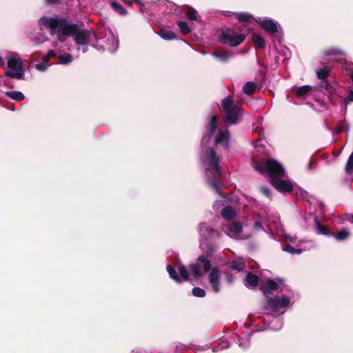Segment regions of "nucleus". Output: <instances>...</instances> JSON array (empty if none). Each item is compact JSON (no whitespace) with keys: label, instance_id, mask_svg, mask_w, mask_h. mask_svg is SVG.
<instances>
[{"label":"nucleus","instance_id":"obj_1","mask_svg":"<svg viewBox=\"0 0 353 353\" xmlns=\"http://www.w3.org/2000/svg\"><path fill=\"white\" fill-rule=\"evenodd\" d=\"M209 136H204L201 140L202 152L200 156L203 168L205 170L208 182L210 187L221 195L219 182L221 179L219 157L212 148L207 147L211 137H214V144L225 150L229 148L230 133L227 128L219 127V121L216 115H211L207 124Z\"/></svg>","mask_w":353,"mask_h":353},{"label":"nucleus","instance_id":"obj_2","mask_svg":"<svg viewBox=\"0 0 353 353\" xmlns=\"http://www.w3.org/2000/svg\"><path fill=\"white\" fill-rule=\"evenodd\" d=\"M41 30L47 29L51 35H57L60 41H65V37L71 36L77 46V50L83 53L88 52V46L97 47L96 33L88 29H83L79 26L68 22L65 19L58 17H43L38 21Z\"/></svg>","mask_w":353,"mask_h":353},{"label":"nucleus","instance_id":"obj_3","mask_svg":"<svg viewBox=\"0 0 353 353\" xmlns=\"http://www.w3.org/2000/svg\"><path fill=\"white\" fill-rule=\"evenodd\" d=\"M254 168L259 173L267 174L272 185L279 192H289L292 190V183L289 180H282L285 171L282 165L276 161L268 159L259 163L254 164Z\"/></svg>","mask_w":353,"mask_h":353},{"label":"nucleus","instance_id":"obj_4","mask_svg":"<svg viewBox=\"0 0 353 353\" xmlns=\"http://www.w3.org/2000/svg\"><path fill=\"white\" fill-rule=\"evenodd\" d=\"M280 285H281V281L279 284L272 280L268 279L261 287L263 292L267 298L264 309L270 311L272 314H283L291 304V299L286 294L269 296V294L277 290H280V292L283 291Z\"/></svg>","mask_w":353,"mask_h":353},{"label":"nucleus","instance_id":"obj_5","mask_svg":"<svg viewBox=\"0 0 353 353\" xmlns=\"http://www.w3.org/2000/svg\"><path fill=\"white\" fill-rule=\"evenodd\" d=\"M220 110L223 115L224 121L229 125L236 124L241 120L243 110L234 103L230 96L221 101Z\"/></svg>","mask_w":353,"mask_h":353},{"label":"nucleus","instance_id":"obj_6","mask_svg":"<svg viewBox=\"0 0 353 353\" xmlns=\"http://www.w3.org/2000/svg\"><path fill=\"white\" fill-rule=\"evenodd\" d=\"M4 57L7 61V67L10 69L5 72L6 76L12 79H22L25 68L19 55L16 52L8 51L4 54Z\"/></svg>","mask_w":353,"mask_h":353},{"label":"nucleus","instance_id":"obj_7","mask_svg":"<svg viewBox=\"0 0 353 353\" xmlns=\"http://www.w3.org/2000/svg\"><path fill=\"white\" fill-rule=\"evenodd\" d=\"M330 72V68L328 66H324L322 68L316 70V74L319 79L323 81L319 85L321 91L323 92L325 94H327L330 98V100L333 101V103H336L337 99H335L336 97L335 94L336 93V88L338 86L337 84L334 83L331 85L327 81H324L328 77Z\"/></svg>","mask_w":353,"mask_h":353},{"label":"nucleus","instance_id":"obj_8","mask_svg":"<svg viewBox=\"0 0 353 353\" xmlns=\"http://www.w3.org/2000/svg\"><path fill=\"white\" fill-rule=\"evenodd\" d=\"M190 275L194 279H199L210 271L211 263L208 258L204 255L197 257L196 260L189 265Z\"/></svg>","mask_w":353,"mask_h":353},{"label":"nucleus","instance_id":"obj_9","mask_svg":"<svg viewBox=\"0 0 353 353\" xmlns=\"http://www.w3.org/2000/svg\"><path fill=\"white\" fill-rule=\"evenodd\" d=\"M98 50H106L110 52H114L119 48V41L110 30H105L104 36L100 41L97 39L95 43Z\"/></svg>","mask_w":353,"mask_h":353},{"label":"nucleus","instance_id":"obj_10","mask_svg":"<svg viewBox=\"0 0 353 353\" xmlns=\"http://www.w3.org/2000/svg\"><path fill=\"white\" fill-rule=\"evenodd\" d=\"M219 38L221 43L236 47L245 40V35L243 33H236L231 29H225L221 32Z\"/></svg>","mask_w":353,"mask_h":353},{"label":"nucleus","instance_id":"obj_11","mask_svg":"<svg viewBox=\"0 0 353 353\" xmlns=\"http://www.w3.org/2000/svg\"><path fill=\"white\" fill-rule=\"evenodd\" d=\"M263 325L261 328L256 330V331H262L265 330H279L283 327V320L282 318L274 315L270 314L268 312L265 317L263 319Z\"/></svg>","mask_w":353,"mask_h":353},{"label":"nucleus","instance_id":"obj_12","mask_svg":"<svg viewBox=\"0 0 353 353\" xmlns=\"http://www.w3.org/2000/svg\"><path fill=\"white\" fill-rule=\"evenodd\" d=\"M254 21L262 28L265 32L270 34H275L279 32L281 29L279 23L272 19L257 17Z\"/></svg>","mask_w":353,"mask_h":353},{"label":"nucleus","instance_id":"obj_13","mask_svg":"<svg viewBox=\"0 0 353 353\" xmlns=\"http://www.w3.org/2000/svg\"><path fill=\"white\" fill-rule=\"evenodd\" d=\"M167 271L172 279L176 283H181L185 281H188L189 278V272L183 265H178L177 270L179 272V276L177 275L175 269L170 265H168L166 267Z\"/></svg>","mask_w":353,"mask_h":353},{"label":"nucleus","instance_id":"obj_14","mask_svg":"<svg viewBox=\"0 0 353 353\" xmlns=\"http://www.w3.org/2000/svg\"><path fill=\"white\" fill-rule=\"evenodd\" d=\"M221 230L229 237L238 239L242 233V225L236 222L225 223L221 225Z\"/></svg>","mask_w":353,"mask_h":353},{"label":"nucleus","instance_id":"obj_15","mask_svg":"<svg viewBox=\"0 0 353 353\" xmlns=\"http://www.w3.org/2000/svg\"><path fill=\"white\" fill-rule=\"evenodd\" d=\"M198 230L200 236L205 240H214L221 236L220 232L216 231L205 223L199 224Z\"/></svg>","mask_w":353,"mask_h":353},{"label":"nucleus","instance_id":"obj_16","mask_svg":"<svg viewBox=\"0 0 353 353\" xmlns=\"http://www.w3.org/2000/svg\"><path fill=\"white\" fill-rule=\"evenodd\" d=\"M221 272L218 268L214 267L210 270L208 275V281L211 289L213 292L217 293L221 290Z\"/></svg>","mask_w":353,"mask_h":353},{"label":"nucleus","instance_id":"obj_17","mask_svg":"<svg viewBox=\"0 0 353 353\" xmlns=\"http://www.w3.org/2000/svg\"><path fill=\"white\" fill-rule=\"evenodd\" d=\"M343 56L345 55V52L343 49L341 48L338 46H330L326 48H324L321 52V57L323 59L331 56Z\"/></svg>","mask_w":353,"mask_h":353},{"label":"nucleus","instance_id":"obj_18","mask_svg":"<svg viewBox=\"0 0 353 353\" xmlns=\"http://www.w3.org/2000/svg\"><path fill=\"white\" fill-rule=\"evenodd\" d=\"M225 16L228 17H234L235 19H236L239 21L243 22H248L252 19H254V17L248 13V12H227L225 14Z\"/></svg>","mask_w":353,"mask_h":353},{"label":"nucleus","instance_id":"obj_19","mask_svg":"<svg viewBox=\"0 0 353 353\" xmlns=\"http://www.w3.org/2000/svg\"><path fill=\"white\" fill-rule=\"evenodd\" d=\"M255 332H256L255 330ZM253 333L252 332H245L243 333L241 336H237V340L239 347L246 349L250 345V340L251 337V334Z\"/></svg>","mask_w":353,"mask_h":353},{"label":"nucleus","instance_id":"obj_20","mask_svg":"<svg viewBox=\"0 0 353 353\" xmlns=\"http://www.w3.org/2000/svg\"><path fill=\"white\" fill-rule=\"evenodd\" d=\"M314 226L317 230V233L319 234H323L327 236H331L333 235V233L328 231L326 226L322 225L316 216L314 217Z\"/></svg>","mask_w":353,"mask_h":353},{"label":"nucleus","instance_id":"obj_21","mask_svg":"<svg viewBox=\"0 0 353 353\" xmlns=\"http://www.w3.org/2000/svg\"><path fill=\"white\" fill-rule=\"evenodd\" d=\"M259 282V278L252 272H248L245 279V285L249 288L256 287Z\"/></svg>","mask_w":353,"mask_h":353},{"label":"nucleus","instance_id":"obj_22","mask_svg":"<svg viewBox=\"0 0 353 353\" xmlns=\"http://www.w3.org/2000/svg\"><path fill=\"white\" fill-rule=\"evenodd\" d=\"M212 56L221 62H227L233 56V53L228 51H215Z\"/></svg>","mask_w":353,"mask_h":353},{"label":"nucleus","instance_id":"obj_23","mask_svg":"<svg viewBox=\"0 0 353 353\" xmlns=\"http://www.w3.org/2000/svg\"><path fill=\"white\" fill-rule=\"evenodd\" d=\"M230 268L240 272L245 268V262L242 258H237L230 262Z\"/></svg>","mask_w":353,"mask_h":353},{"label":"nucleus","instance_id":"obj_24","mask_svg":"<svg viewBox=\"0 0 353 353\" xmlns=\"http://www.w3.org/2000/svg\"><path fill=\"white\" fill-rule=\"evenodd\" d=\"M256 88V85L253 81H248L243 87V91L248 95L252 94Z\"/></svg>","mask_w":353,"mask_h":353},{"label":"nucleus","instance_id":"obj_25","mask_svg":"<svg viewBox=\"0 0 353 353\" xmlns=\"http://www.w3.org/2000/svg\"><path fill=\"white\" fill-rule=\"evenodd\" d=\"M349 236L350 232L346 228H343L337 234L333 233V235H331V236H334L339 241L347 239Z\"/></svg>","mask_w":353,"mask_h":353},{"label":"nucleus","instance_id":"obj_26","mask_svg":"<svg viewBox=\"0 0 353 353\" xmlns=\"http://www.w3.org/2000/svg\"><path fill=\"white\" fill-rule=\"evenodd\" d=\"M254 46L259 48H263L265 46V41L263 37L258 34L254 33L252 37Z\"/></svg>","mask_w":353,"mask_h":353},{"label":"nucleus","instance_id":"obj_27","mask_svg":"<svg viewBox=\"0 0 353 353\" xmlns=\"http://www.w3.org/2000/svg\"><path fill=\"white\" fill-rule=\"evenodd\" d=\"M221 215L225 219L230 220L234 218L235 212L232 208L230 206H227L223 208L221 211Z\"/></svg>","mask_w":353,"mask_h":353},{"label":"nucleus","instance_id":"obj_28","mask_svg":"<svg viewBox=\"0 0 353 353\" xmlns=\"http://www.w3.org/2000/svg\"><path fill=\"white\" fill-rule=\"evenodd\" d=\"M6 95L17 101H21L25 98L24 94L21 92L16 90L7 92Z\"/></svg>","mask_w":353,"mask_h":353},{"label":"nucleus","instance_id":"obj_29","mask_svg":"<svg viewBox=\"0 0 353 353\" xmlns=\"http://www.w3.org/2000/svg\"><path fill=\"white\" fill-rule=\"evenodd\" d=\"M312 90V87L307 85L301 86L296 90V94L300 97H305Z\"/></svg>","mask_w":353,"mask_h":353},{"label":"nucleus","instance_id":"obj_30","mask_svg":"<svg viewBox=\"0 0 353 353\" xmlns=\"http://www.w3.org/2000/svg\"><path fill=\"white\" fill-rule=\"evenodd\" d=\"M159 35L165 40H173L176 38L175 33L168 30H162Z\"/></svg>","mask_w":353,"mask_h":353},{"label":"nucleus","instance_id":"obj_31","mask_svg":"<svg viewBox=\"0 0 353 353\" xmlns=\"http://www.w3.org/2000/svg\"><path fill=\"white\" fill-rule=\"evenodd\" d=\"M59 63L63 64V65H68L70 63L73 59L71 54H60L59 56ZM55 64H58V63H56Z\"/></svg>","mask_w":353,"mask_h":353},{"label":"nucleus","instance_id":"obj_32","mask_svg":"<svg viewBox=\"0 0 353 353\" xmlns=\"http://www.w3.org/2000/svg\"><path fill=\"white\" fill-rule=\"evenodd\" d=\"M176 24L179 26V28L180 30V32L183 34H188L191 32L190 28H189L187 22L183 21H178L176 22Z\"/></svg>","mask_w":353,"mask_h":353},{"label":"nucleus","instance_id":"obj_33","mask_svg":"<svg viewBox=\"0 0 353 353\" xmlns=\"http://www.w3.org/2000/svg\"><path fill=\"white\" fill-rule=\"evenodd\" d=\"M111 8L117 13L121 15L126 14V10L118 3L112 1L110 3Z\"/></svg>","mask_w":353,"mask_h":353},{"label":"nucleus","instance_id":"obj_34","mask_svg":"<svg viewBox=\"0 0 353 353\" xmlns=\"http://www.w3.org/2000/svg\"><path fill=\"white\" fill-rule=\"evenodd\" d=\"M187 18L190 21H196L198 19V12L193 8H190L185 13Z\"/></svg>","mask_w":353,"mask_h":353},{"label":"nucleus","instance_id":"obj_35","mask_svg":"<svg viewBox=\"0 0 353 353\" xmlns=\"http://www.w3.org/2000/svg\"><path fill=\"white\" fill-rule=\"evenodd\" d=\"M345 130H349V127H348V125L346 123V121H343L339 123L338 126L334 130V133L336 134H339L341 133Z\"/></svg>","mask_w":353,"mask_h":353},{"label":"nucleus","instance_id":"obj_36","mask_svg":"<svg viewBox=\"0 0 353 353\" xmlns=\"http://www.w3.org/2000/svg\"><path fill=\"white\" fill-rule=\"evenodd\" d=\"M229 343L227 340H225V339H223L220 341V342L219 343V345L217 347H214L213 349H212V352H216L217 351H219V350H223V349H226L229 347Z\"/></svg>","mask_w":353,"mask_h":353},{"label":"nucleus","instance_id":"obj_37","mask_svg":"<svg viewBox=\"0 0 353 353\" xmlns=\"http://www.w3.org/2000/svg\"><path fill=\"white\" fill-rule=\"evenodd\" d=\"M192 295L196 297L202 298L205 296V291L203 289L198 287L193 288V289L192 290Z\"/></svg>","mask_w":353,"mask_h":353},{"label":"nucleus","instance_id":"obj_38","mask_svg":"<svg viewBox=\"0 0 353 353\" xmlns=\"http://www.w3.org/2000/svg\"><path fill=\"white\" fill-rule=\"evenodd\" d=\"M283 251L287 252L291 254H299L302 252L301 249H295L293 246L288 245L283 248Z\"/></svg>","mask_w":353,"mask_h":353},{"label":"nucleus","instance_id":"obj_39","mask_svg":"<svg viewBox=\"0 0 353 353\" xmlns=\"http://www.w3.org/2000/svg\"><path fill=\"white\" fill-rule=\"evenodd\" d=\"M353 169V152L350 154V156L348 158L345 170L347 173H350V171Z\"/></svg>","mask_w":353,"mask_h":353},{"label":"nucleus","instance_id":"obj_40","mask_svg":"<svg viewBox=\"0 0 353 353\" xmlns=\"http://www.w3.org/2000/svg\"><path fill=\"white\" fill-rule=\"evenodd\" d=\"M48 66H49V65L43 64V63L41 61L39 63L35 64V68L37 70L41 71V72L46 70L47 68H48Z\"/></svg>","mask_w":353,"mask_h":353},{"label":"nucleus","instance_id":"obj_41","mask_svg":"<svg viewBox=\"0 0 353 353\" xmlns=\"http://www.w3.org/2000/svg\"><path fill=\"white\" fill-rule=\"evenodd\" d=\"M344 68L348 75L353 74V63H346Z\"/></svg>","mask_w":353,"mask_h":353},{"label":"nucleus","instance_id":"obj_42","mask_svg":"<svg viewBox=\"0 0 353 353\" xmlns=\"http://www.w3.org/2000/svg\"><path fill=\"white\" fill-rule=\"evenodd\" d=\"M261 192L265 195L268 198H271V191L267 187H261Z\"/></svg>","mask_w":353,"mask_h":353},{"label":"nucleus","instance_id":"obj_43","mask_svg":"<svg viewBox=\"0 0 353 353\" xmlns=\"http://www.w3.org/2000/svg\"><path fill=\"white\" fill-rule=\"evenodd\" d=\"M346 104H348L353 101V90H350V93L347 97L343 99Z\"/></svg>","mask_w":353,"mask_h":353},{"label":"nucleus","instance_id":"obj_44","mask_svg":"<svg viewBox=\"0 0 353 353\" xmlns=\"http://www.w3.org/2000/svg\"><path fill=\"white\" fill-rule=\"evenodd\" d=\"M262 225H263V223L260 220H258L256 221L255 223H254V228L256 229V230H260V229H262Z\"/></svg>","mask_w":353,"mask_h":353},{"label":"nucleus","instance_id":"obj_45","mask_svg":"<svg viewBox=\"0 0 353 353\" xmlns=\"http://www.w3.org/2000/svg\"><path fill=\"white\" fill-rule=\"evenodd\" d=\"M46 56L48 57V58L50 59L51 57H55L56 56V53H55V52L54 50H49L47 52Z\"/></svg>","mask_w":353,"mask_h":353},{"label":"nucleus","instance_id":"obj_46","mask_svg":"<svg viewBox=\"0 0 353 353\" xmlns=\"http://www.w3.org/2000/svg\"><path fill=\"white\" fill-rule=\"evenodd\" d=\"M5 57L4 56L3 57H1L0 55V68H6V62H5Z\"/></svg>","mask_w":353,"mask_h":353},{"label":"nucleus","instance_id":"obj_47","mask_svg":"<svg viewBox=\"0 0 353 353\" xmlns=\"http://www.w3.org/2000/svg\"><path fill=\"white\" fill-rule=\"evenodd\" d=\"M286 239L289 240L290 242L294 243L296 240V237L295 236H288L286 235L285 237Z\"/></svg>","mask_w":353,"mask_h":353},{"label":"nucleus","instance_id":"obj_48","mask_svg":"<svg viewBox=\"0 0 353 353\" xmlns=\"http://www.w3.org/2000/svg\"><path fill=\"white\" fill-rule=\"evenodd\" d=\"M49 59L46 55L42 58V60L41 62L43 63V64L48 65Z\"/></svg>","mask_w":353,"mask_h":353},{"label":"nucleus","instance_id":"obj_49","mask_svg":"<svg viewBox=\"0 0 353 353\" xmlns=\"http://www.w3.org/2000/svg\"><path fill=\"white\" fill-rule=\"evenodd\" d=\"M214 249L212 248L210 245L208 246V252L210 254H212L214 252Z\"/></svg>","mask_w":353,"mask_h":353},{"label":"nucleus","instance_id":"obj_50","mask_svg":"<svg viewBox=\"0 0 353 353\" xmlns=\"http://www.w3.org/2000/svg\"><path fill=\"white\" fill-rule=\"evenodd\" d=\"M222 205L221 201H216V202H214V205H213V208H216V206H218V205Z\"/></svg>","mask_w":353,"mask_h":353},{"label":"nucleus","instance_id":"obj_51","mask_svg":"<svg viewBox=\"0 0 353 353\" xmlns=\"http://www.w3.org/2000/svg\"><path fill=\"white\" fill-rule=\"evenodd\" d=\"M59 0H46V1L48 3H55L58 1Z\"/></svg>","mask_w":353,"mask_h":353},{"label":"nucleus","instance_id":"obj_52","mask_svg":"<svg viewBox=\"0 0 353 353\" xmlns=\"http://www.w3.org/2000/svg\"><path fill=\"white\" fill-rule=\"evenodd\" d=\"M177 348H181V349H186L187 348V346L186 345H182V344H180L179 346H176Z\"/></svg>","mask_w":353,"mask_h":353},{"label":"nucleus","instance_id":"obj_53","mask_svg":"<svg viewBox=\"0 0 353 353\" xmlns=\"http://www.w3.org/2000/svg\"><path fill=\"white\" fill-rule=\"evenodd\" d=\"M277 234L279 235V236H283L284 235V234H283V231H277Z\"/></svg>","mask_w":353,"mask_h":353},{"label":"nucleus","instance_id":"obj_54","mask_svg":"<svg viewBox=\"0 0 353 353\" xmlns=\"http://www.w3.org/2000/svg\"><path fill=\"white\" fill-rule=\"evenodd\" d=\"M307 192H303V191H301V194L303 196H305V194H307Z\"/></svg>","mask_w":353,"mask_h":353},{"label":"nucleus","instance_id":"obj_55","mask_svg":"<svg viewBox=\"0 0 353 353\" xmlns=\"http://www.w3.org/2000/svg\"><path fill=\"white\" fill-rule=\"evenodd\" d=\"M307 169L308 170H312V163H309L308 165H307Z\"/></svg>","mask_w":353,"mask_h":353},{"label":"nucleus","instance_id":"obj_56","mask_svg":"<svg viewBox=\"0 0 353 353\" xmlns=\"http://www.w3.org/2000/svg\"><path fill=\"white\" fill-rule=\"evenodd\" d=\"M349 76L350 77V78H351V79H352V81L353 82V74H350Z\"/></svg>","mask_w":353,"mask_h":353},{"label":"nucleus","instance_id":"obj_57","mask_svg":"<svg viewBox=\"0 0 353 353\" xmlns=\"http://www.w3.org/2000/svg\"><path fill=\"white\" fill-rule=\"evenodd\" d=\"M228 280L229 282H231V278L228 277Z\"/></svg>","mask_w":353,"mask_h":353},{"label":"nucleus","instance_id":"obj_58","mask_svg":"<svg viewBox=\"0 0 353 353\" xmlns=\"http://www.w3.org/2000/svg\"><path fill=\"white\" fill-rule=\"evenodd\" d=\"M352 221H353V214H352Z\"/></svg>","mask_w":353,"mask_h":353}]
</instances>
